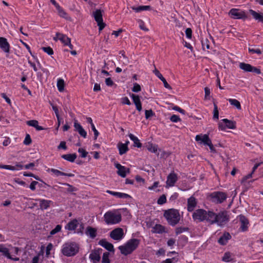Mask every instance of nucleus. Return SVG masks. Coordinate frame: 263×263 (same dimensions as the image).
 Returning <instances> with one entry per match:
<instances>
[{
	"label": "nucleus",
	"mask_w": 263,
	"mask_h": 263,
	"mask_svg": "<svg viewBox=\"0 0 263 263\" xmlns=\"http://www.w3.org/2000/svg\"><path fill=\"white\" fill-rule=\"evenodd\" d=\"M192 218L197 222L205 221L210 224H217L222 226L229 221V216L226 211H222L218 213L213 210H205L198 209L194 211Z\"/></svg>",
	"instance_id": "obj_1"
},
{
	"label": "nucleus",
	"mask_w": 263,
	"mask_h": 263,
	"mask_svg": "<svg viewBox=\"0 0 263 263\" xmlns=\"http://www.w3.org/2000/svg\"><path fill=\"white\" fill-rule=\"evenodd\" d=\"M163 216L166 219L168 224L171 226H175L180 220V215L178 210L170 209L165 210L163 213Z\"/></svg>",
	"instance_id": "obj_2"
},
{
	"label": "nucleus",
	"mask_w": 263,
	"mask_h": 263,
	"mask_svg": "<svg viewBox=\"0 0 263 263\" xmlns=\"http://www.w3.org/2000/svg\"><path fill=\"white\" fill-rule=\"evenodd\" d=\"M140 241L136 238H133L129 240L124 246H120L118 249L121 254L127 255L131 254L135 250L139 245Z\"/></svg>",
	"instance_id": "obj_3"
},
{
	"label": "nucleus",
	"mask_w": 263,
	"mask_h": 263,
	"mask_svg": "<svg viewBox=\"0 0 263 263\" xmlns=\"http://www.w3.org/2000/svg\"><path fill=\"white\" fill-rule=\"evenodd\" d=\"M79 250V246L76 242H68L63 245L61 252L64 255L70 257L77 254Z\"/></svg>",
	"instance_id": "obj_4"
},
{
	"label": "nucleus",
	"mask_w": 263,
	"mask_h": 263,
	"mask_svg": "<svg viewBox=\"0 0 263 263\" xmlns=\"http://www.w3.org/2000/svg\"><path fill=\"white\" fill-rule=\"evenodd\" d=\"M104 221L107 224H115L119 223L122 219L120 214H116L112 211H108L104 215Z\"/></svg>",
	"instance_id": "obj_5"
},
{
	"label": "nucleus",
	"mask_w": 263,
	"mask_h": 263,
	"mask_svg": "<svg viewBox=\"0 0 263 263\" xmlns=\"http://www.w3.org/2000/svg\"><path fill=\"white\" fill-rule=\"evenodd\" d=\"M227 194L222 192H214L210 194L209 196L210 200L215 203H221L223 202L227 198Z\"/></svg>",
	"instance_id": "obj_6"
},
{
	"label": "nucleus",
	"mask_w": 263,
	"mask_h": 263,
	"mask_svg": "<svg viewBox=\"0 0 263 263\" xmlns=\"http://www.w3.org/2000/svg\"><path fill=\"white\" fill-rule=\"evenodd\" d=\"M93 15L95 21L97 22L99 31H101L106 25L103 21L102 11L100 9L96 10L93 12Z\"/></svg>",
	"instance_id": "obj_7"
},
{
	"label": "nucleus",
	"mask_w": 263,
	"mask_h": 263,
	"mask_svg": "<svg viewBox=\"0 0 263 263\" xmlns=\"http://www.w3.org/2000/svg\"><path fill=\"white\" fill-rule=\"evenodd\" d=\"M229 15L234 19H243L247 18L245 12L237 9H232L229 12Z\"/></svg>",
	"instance_id": "obj_8"
},
{
	"label": "nucleus",
	"mask_w": 263,
	"mask_h": 263,
	"mask_svg": "<svg viewBox=\"0 0 263 263\" xmlns=\"http://www.w3.org/2000/svg\"><path fill=\"white\" fill-rule=\"evenodd\" d=\"M109 236L114 240H120L124 236L123 230L120 228H116L110 232Z\"/></svg>",
	"instance_id": "obj_9"
},
{
	"label": "nucleus",
	"mask_w": 263,
	"mask_h": 263,
	"mask_svg": "<svg viewBox=\"0 0 263 263\" xmlns=\"http://www.w3.org/2000/svg\"><path fill=\"white\" fill-rule=\"evenodd\" d=\"M102 249H98L97 250H92L89 255V258L93 263H97L99 262L101 259L100 254L102 253Z\"/></svg>",
	"instance_id": "obj_10"
},
{
	"label": "nucleus",
	"mask_w": 263,
	"mask_h": 263,
	"mask_svg": "<svg viewBox=\"0 0 263 263\" xmlns=\"http://www.w3.org/2000/svg\"><path fill=\"white\" fill-rule=\"evenodd\" d=\"M115 166L118 169L117 173L121 177L125 178L126 176V173L129 174L130 173L129 168H127L118 163H115Z\"/></svg>",
	"instance_id": "obj_11"
},
{
	"label": "nucleus",
	"mask_w": 263,
	"mask_h": 263,
	"mask_svg": "<svg viewBox=\"0 0 263 263\" xmlns=\"http://www.w3.org/2000/svg\"><path fill=\"white\" fill-rule=\"evenodd\" d=\"M197 201L196 198L191 196L187 199V209L189 212H193L194 211L195 208L197 206Z\"/></svg>",
	"instance_id": "obj_12"
},
{
	"label": "nucleus",
	"mask_w": 263,
	"mask_h": 263,
	"mask_svg": "<svg viewBox=\"0 0 263 263\" xmlns=\"http://www.w3.org/2000/svg\"><path fill=\"white\" fill-rule=\"evenodd\" d=\"M0 48L5 52H9L10 45L6 38L3 37H0Z\"/></svg>",
	"instance_id": "obj_13"
},
{
	"label": "nucleus",
	"mask_w": 263,
	"mask_h": 263,
	"mask_svg": "<svg viewBox=\"0 0 263 263\" xmlns=\"http://www.w3.org/2000/svg\"><path fill=\"white\" fill-rule=\"evenodd\" d=\"M239 218L241 223L240 229L242 231H246L248 230V226L249 223L248 219L242 215H239Z\"/></svg>",
	"instance_id": "obj_14"
},
{
	"label": "nucleus",
	"mask_w": 263,
	"mask_h": 263,
	"mask_svg": "<svg viewBox=\"0 0 263 263\" xmlns=\"http://www.w3.org/2000/svg\"><path fill=\"white\" fill-rule=\"evenodd\" d=\"M85 234L91 239H94L97 235V229L90 226H88L85 230Z\"/></svg>",
	"instance_id": "obj_15"
},
{
	"label": "nucleus",
	"mask_w": 263,
	"mask_h": 263,
	"mask_svg": "<svg viewBox=\"0 0 263 263\" xmlns=\"http://www.w3.org/2000/svg\"><path fill=\"white\" fill-rule=\"evenodd\" d=\"M177 180V176L174 173H171L167 177L166 184L169 186H173L174 185L175 182Z\"/></svg>",
	"instance_id": "obj_16"
},
{
	"label": "nucleus",
	"mask_w": 263,
	"mask_h": 263,
	"mask_svg": "<svg viewBox=\"0 0 263 263\" xmlns=\"http://www.w3.org/2000/svg\"><path fill=\"white\" fill-rule=\"evenodd\" d=\"M99 244L110 252H114V246L107 241L105 239H102L99 241Z\"/></svg>",
	"instance_id": "obj_17"
},
{
	"label": "nucleus",
	"mask_w": 263,
	"mask_h": 263,
	"mask_svg": "<svg viewBox=\"0 0 263 263\" xmlns=\"http://www.w3.org/2000/svg\"><path fill=\"white\" fill-rule=\"evenodd\" d=\"M153 72L155 73V74L159 78L163 83L164 86L168 89H171L172 87L171 86L168 84L167 81H166L165 79L163 77V76L161 74V73L159 72L158 70L156 69V68H155V69L153 70Z\"/></svg>",
	"instance_id": "obj_18"
},
{
	"label": "nucleus",
	"mask_w": 263,
	"mask_h": 263,
	"mask_svg": "<svg viewBox=\"0 0 263 263\" xmlns=\"http://www.w3.org/2000/svg\"><path fill=\"white\" fill-rule=\"evenodd\" d=\"M74 127L75 129L79 133V134L83 138H85L87 136L86 132L82 126L78 123L76 120L74 123Z\"/></svg>",
	"instance_id": "obj_19"
},
{
	"label": "nucleus",
	"mask_w": 263,
	"mask_h": 263,
	"mask_svg": "<svg viewBox=\"0 0 263 263\" xmlns=\"http://www.w3.org/2000/svg\"><path fill=\"white\" fill-rule=\"evenodd\" d=\"M36 200L39 202L40 209L42 210L47 209L52 203V201L45 199H38Z\"/></svg>",
	"instance_id": "obj_20"
},
{
	"label": "nucleus",
	"mask_w": 263,
	"mask_h": 263,
	"mask_svg": "<svg viewBox=\"0 0 263 263\" xmlns=\"http://www.w3.org/2000/svg\"><path fill=\"white\" fill-rule=\"evenodd\" d=\"M79 224V222L77 219H73L70 221L66 226L65 229L69 231L75 230Z\"/></svg>",
	"instance_id": "obj_21"
},
{
	"label": "nucleus",
	"mask_w": 263,
	"mask_h": 263,
	"mask_svg": "<svg viewBox=\"0 0 263 263\" xmlns=\"http://www.w3.org/2000/svg\"><path fill=\"white\" fill-rule=\"evenodd\" d=\"M23 168V165L20 163H17L15 166L9 165H3L0 164V168H4L12 171L20 170Z\"/></svg>",
	"instance_id": "obj_22"
},
{
	"label": "nucleus",
	"mask_w": 263,
	"mask_h": 263,
	"mask_svg": "<svg viewBox=\"0 0 263 263\" xmlns=\"http://www.w3.org/2000/svg\"><path fill=\"white\" fill-rule=\"evenodd\" d=\"M57 39L60 40L65 45L67 43H69V41L70 40V39L66 35L60 33H57L56 37H54V40H57Z\"/></svg>",
	"instance_id": "obj_23"
},
{
	"label": "nucleus",
	"mask_w": 263,
	"mask_h": 263,
	"mask_svg": "<svg viewBox=\"0 0 263 263\" xmlns=\"http://www.w3.org/2000/svg\"><path fill=\"white\" fill-rule=\"evenodd\" d=\"M0 253L2 255L7 258H11V255L10 254L9 249L5 247L3 244H0Z\"/></svg>",
	"instance_id": "obj_24"
},
{
	"label": "nucleus",
	"mask_w": 263,
	"mask_h": 263,
	"mask_svg": "<svg viewBox=\"0 0 263 263\" xmlns=\"http://www.w3.org/2000/svg\"><path fill=\"white\" fill-rule=\"evenodd\" d=\"M231 236L229 233H224L218 239V242L221 245H225L230 239Z\"/></svg>",
	"instance_id": "obj_25"
},
{
	"label": "nucleus",
	"mask_w": 263,
	"mask_h": 263,
	"mask_svg": "<svg viewBox=\"0 0 263 263\" xmlns=\"http://www.w3.org/2000/svg\"><path fill=\"white\" fill-rule=\"evenodd\" d=\"M249 12L253 16L255 20L263 23V13H257L252 9H250Z\"/></svg>",
	"instance_id": "obj_26"
},
{
	"label": "nucleus",
	"mask_w": 263,
	"mask_h": 263,
	"mask_svg": "<svg viewBox=\"0 0 263 263\" xmlns=\"http://www.w3.org/2000/svg\"><path fill=\"white\" fill-rule=\"evenodd\" d=\"M165 227L160 224H157L152 228V232L153 233L161 234L165 232Z\"/></svg>",
	"instance_id": "obj_27"
},
{
	"label": "nucleus",
	"mask_w": 263,
	"mask_h": 263,
	"mask_svg": "<svg viewBox=\"0 0 263 263\" xmlns=\"http://www.w3.org/2000/svg\"><path fill=\"white\" fill-rule=\"evenodd\" d=\"M107 193L112 195V196H116L119 198H131L130 196L127 194L120 193V192H116L111 191L109 190H107Z\"/></svg>",
	"instance_id": "obj_28"
},
{
	"label": "nucleus",
	"mask_w": 263,
	"mask_h": 263,
	"mask_svg": "<svg viewBox=\"0 0 263 263\" xmlns=\"http://www.w3.org/2000/svg\"><path fill=\"white\" fill-rule=\"evenodd\" d=\"M27 124L30 126L34 127L37 130H43L44 128L42 126L38 125V121L35 120H32L27 121Z\"/></svg>",
	"instance_id": "obj_29"
},
{
	"label": "nucleus",
	"mask_w": 263,
	"mask_h": 263,
	"mask_svg": "<svg viewBox=\"0 0 263 263\" xmlns=\"http://www.w3.org/2000/svg\"><path fill=\"white\" fill-rule=\"evenodd\" d=\"M131 8L136 12H139L141 11L151 10L152 9L150 6H140L137 7L132 6Z\"/></svg>",
	"instance_id": "obj_30"
},
{
	"label": "nucleus",
	"mask_w": 263,
	"mask_h": 263,
	"mask_svg": "<svg viewBox=\"0 0 263 263\" xmlns=\"http://www.w3.org/2000/svg\"><path fill=\"white\" fill-rule=\"evenodd\" d=\"M118 148L120 155L125 154L129 149L126 144H123V143H120L118 144Z\"/></svg>",
	"instance_id": "obj_31"
},
{
	"label": "nucleus",
	"mask_w": 263,
	"mask_h": 263,
	"mask_svg": "<svg viewBox=\"0 0 263 263\" xmlns=\"http://www.w3.org/2000/svg\"><path fill=\"white\" fill-rule=\"evenodd\" d=\"M129 137L130 139L131 140H132L134 142V146L135 147H137L138 148H140L142 146V144L140 143V140L138 139V138L132 134H129Z\"/></svg>",
	"instance_id": "obj_32"
},
{
	"label": "nucleus",
	"mask_w": 263,
	"mask_h": 263,
	"mask_svg": "<svg viewBox=\"0 0 263 263\" xmlns=\"http://www.w3.org/2000/svg\"><path fill=\"white\" fill-rule=\"evenodd\" d=\"M239 68L245 72H251L252 70V66L245 63H240Z\"/></svg>",
	"instance_id": "obj_33"
},
{
	"label": "nucleus",
	"mask_w": 263,
	"mask_h": 263,
	"mask_svg": "<svg viewBox=\"0 0 263 263\" xmlns=\"http://www.w3.org/2000/svg\"><path fill=\"white\" fill-rule=\"evenodd\" d=\"M77 156L76 154H65L63 155L61 157L67 161H68L71 162H73L76 159Z\"/></svg>",
	"instance_id": "obj_34"
},
{
	"label": "nucleus",
	"mask_w": 263,
	"mask_h": 263,
	"mask_svg": "<svg viewBox=\"0 0 263 263\" xmlns=\"http://www.w3.org/2000/svg\"><path fill=\"white\" fill-rule=\"evenodd\" d=\"M223 122L226 124V127L229 129H235L236 128L235 122L231 120H229L227 119H224L222 120Z\"/></svg>",
	"instance_id": "obj_35"
},
{
	"label": "nucleus",
	"mask_w": 263,
	"mask_h": 263,
	"mask_svg": "<svg viewBox=\"0 0 263 263\" xmlns=\"http://www.w3.org/2000/svg\"><path fill=\"white\" fill-rule=\"evenodd\" d=\"M51 172L54 173L55 175L59 176V175H62V176H65L68 177H73L74 176V174L69 173H65L62 172H61L58 170L54 169V168H51Z\"/></svg>",
	"instance_id": "obj_36"
},
{
	"label": "nucleus",
	"mask_w": 263,
	"mask_h": 263,
	"mask_svg": "<svg viewBox=\"0 0 263 263\" xmlns=\"http://www.w3.org/2000/svg\"><path fill=\"white\" fill-rule=\"evenodd\" d=\"M145 147L149 151L154 153H156L158 149V146L157 145H153L151 143L146 144Z\"/></svg>",
	"instance_id": "obj_37"
},
{
	"label": "nucleus",
	"mask_w": 263,
	"mask_h": 263,
	"mask_svg": "<svg viewBox=\"0 0 263 263\" xmlns=\"http://www.w3.org/2000/svg\"><path fill=\"white\" fill-rule=\"evenodd\" d=\"M55 8H57L59 14L63 17H66L67 13L64 11V10L59 6L58 3H55V5H53Z\"/></svg>",
	"instance_id": "obj_38"
},
{
	"label": "nucleus",
	"mask_w": 263,
	"mask_h": 263,
	"mask_svg": "<svg viewBox=\"0 0 263 263\" xmlns=\"http://www.w3.org/2000/svg\"><path fill=\"white\" fill-rule=\"evenodd\" d=\"M65 83L63 79H59L57 82V87L60 92H62L64 90Z\"/></svg>",
	"instance_id": "obj_39"
},
{
	"label": "nucleus",
	"mask_w": 263,
	"mask_h": 263,
	"mask_svg": "<svg viewBox=\"0 0 263 263\" xmlns=\"http://www.w3.org/2000/svg\"><path fill=\"white\" fill-rule=\"evenodd\" d=\"M228 100L232 105L235 106L238 109H241V105L238 100L233 99H229Z\"/></svg>",
	"instance_id": "obj_40"
},
{
	"label": "nucleus",
	"mask_w": 263,
	"mask_h": 263,
	"mask_svg": "<svg viewBox=\"0 0 263 263\" xmlns=\"http://www.w3.org/2000/svg\"><path fill=\"white\" fill-rule=\"evenodd\" d=\"M214 120H218L219 119V111L217 105L214 103V110H213V117Z\"/></svg>",
	"instance_id": "obj_41"
},
{
	"label": "nucleus",
	"mask_w": 263,
	"mask_h": 263,
	"mask_svg": "<svg viewBox=\"0 0 263 263\" xmlns=\"http://www.w3.org/2000/svg\"><path fill=\"white\" fill-rule=\"evenodd\" d=\"M130 97L133 99V102L135 105H139L141 103L139 96L133 93L130 95Z\"/></svg>",
	"instance_id": "obj_42"
},
{
	"label": "nucleus",
	"mask_w": 263,
	"mask_h": 263,
	"mask_svg": "<svg viewBox=\"0 0 263 263\" xmlns=\"http://www.w3.org/2000/svg\"><path fill=\"white\" fill-rule=\"evenodd\" d=\"M187 231H189V228L187 227H177L175 229V233L176 235H178Z\"/></svg>",
	"instance_id": "obj_43"
},
{
	"label": "nucleus",
	"mask_w": 263,
	"mask_h": 263,
	"mask_svg": "<svg viewBox=\"0 0 263 263\" xmlns=\"http://www.w3.org/2000/svg\"><path fill=\"white\" fill-rule=\"evenodd\" d=\"M109 255V253L107 252L103 253L102 260V263H110Z\"/></svg>",
	"instance_id": "obj_44"
},
{
	"label": "nucleus",
	"mask_w": 263,
	"mask_h": 263,
	"mask_svg": "<svg viewBox=\"0 0 263 263\" xmlns=\"http://www.w3.org/2000/svg\"><path fill=\"white\" fill-rule=\"evenodd\" d=\"M202 46L203 50L209 49L210 48L209 41L207 39L201 41Z\"/></svg>",
	"instance_id": "obj_45"
},
{
	"label": "nucleus",
	"mask_w": 263,
	"mask_h": 263,
	"mask_svg": "<svg viewBox=\"0 0 263 263\" xmlns=\"http://www.w3.org/2000/svg\"><path fill=\"white\" fill-rule=\"evenodd\" d=\"M62 185H66V186H67L68 187L67 190V191L68 192H74V191H77V189L74 186H73L72 185L68 184V183H62Z\"/></svg>",
	"instance_id": "obj_46"
},
{
	"label": "nucleus",
	"mask_w": 263,
	"mask_h": 263,
	"mask_svg": "<svg viewBox=\"0 0 263 263\" xmlns=\"http://www.w3.org/2000/svg\"><path fill=\"white\" fill-rule=\"evenodd\" d=\"M166 202V198L164 194L161 195L157 200V203L162 205Z\"/></svg>",
	"instance_id": "obj_47"
},
{
	"label": "nucleus",
	"mask_w": 263,
	"mask_h": 263,
	"mask_svg": "<svg viewBox=\"0 0 263 263\" xmlns=\"http://www.w3.org/2000/svg\"><path fill=\"white\" fill-rule=\"evenodd\" d=\"M231 253L230 252H226L222 258V260L224 262H229L231 260Z\"/></svg>",
	"instance_id": "obj_48"
},
{
	"label": "nucleus",
	"mask_w": 263,
	"mask_h": 263,
	"mask_svg": "<svg viewBox=\"0 0 263 263\" xmlns=\"http://www.w3.org/2000/svg\"><path fill=\"white\" fill-rule=\"evenodd\" d=\"M202 142L206 145H208L210 142H211V140L209 138L208 135L205 134L202 136Z\"/></svg>",
	"instance_id": "obj_49"
},
{
	"label": "nucleus",
	"mask_w": 263,
	"mask_h": 263,
	"mask_svg": "<svg viewBox=\"0 0 263 263\" xmlns=\"http://www.w3.org/2000/svg\"><path fill=\"white\" fill-rule=\"evenodd\" d=\"M120 54H121L122 57L124 59V61L123 62V64L125 65H127L129 63V60L128 58L125 55V52L124 51H120Z\"/></svg>",
	"instance_id": "obj_50"
},
{
	"label": "nucleus",
	"mask_w": 263,
	"mask_h": 263,
	"mask_svg": "<svg viewBox=\"0 0 263 263\" xmlns=\"http://www.w3.org/2000/svg\"><path fill=\"white\" fill-rule=\"evenodd\" d=\"M62 227L61 225H57L54 229L52 230L50 234L51 235H53L57 233L58 232H60L61 230Z\"/></svg>",
	"instance_id": "obj_51"
},
{
	"label": "nucleus",
	"mask_w": 263,
	"mask_h": 263,
	"mask_svg": "<svg viewBox=\"0 0 263 263\" xmlns=\"http://www.w3.org/2000/svg\"><path fill=\"white\" fill-rule=\"evenodd\" d=\"M42 49L49 55H52L53 54V51L50 47H42Z\"/></svg>",
	"instance_id": "obj_52"
},
{
	"label": "nucleus",
	"mask_w": 263,
	"mask_h": 263,
	"mask_svg": "<svg viewBox=\"0 0 263 263\" xmlns=\"http://www.w3.org/2000/svg\"><path fill=\"white\" fill-rule=\"evenodd\" d=\"M141 90V88L140 85L138 83H134V87L132 88V91L135 92H138L140 91Z\"/></svg>",
	"instance_id": "obj_53"
},
{
	"label": "nucleus",
	"mask_w": 263,
	"mask_h": 263,
	"mask_svg": "<svg viewBox=\"0 0 263 263\" xmlns=\"http://www.w3.org/2000/svg\"><path fill=\"white\" fill-rule=\"evenodd\" d=\"M31 142L32 140L30 135L29 134H27L24 141V144L26 145H29L31 143Z\"/></svg>",
	"instance_id": "obj_54"
},
{
	"label": "nucleus",
	"mask_w": 263,
	"mask_h": 263,
	"mask_svg": "<svg viewBox=\"0 0 263 263\" xmlns=\"http://www.w3.org/2000/svg\"><path fill=\"white\" fill-rule=\"evenodd\" d=\"M145 118L146 119L154 116L155 114L153 112L152 109L146 110L145 111Z\"/></svg>",
	"instance_id": "obj_55"
},
{
	"label": "nucleus",
	"mask_w": 263,
	"mask_h": 263,
	"mask_svg": "<svg viewBox=\"0 0 263 263\" xmlns=\"http://www.w3.org/2000/svg\"><path fill=\"white\" fill-rule=\"evenodd\" d=\"M79 228L77 230V233L80 234L81 235L83 234V231L84 229V224L83 223L81 222L79 223Z\"/></svg>",
	"instance_id": "obj_56"
},
{
	"label": "nucleus",
	"mask_w": 263,
	"mask_h": 263,
	"mask_svg": "<svg viewBox=\"0 0 263 263\" xmlns=\"http://www.w3.org/2000/svg\"><path fill=\"white\" fill-rule=\"evenodd\" d=\"M23 175H24V176L33 177L36 180L41 181V179H40V178L37 176H36V175H34L33 174H32L31 173L24 172Z\"/></svg>",
	"instance_id": "obj_57"
},
{
	"label": "nucleus",
	"mask_w": 263,
	"mask_h": 263,
	"mask_svg": "<svg viewBox=\"0 0 263 263\" xmlns=\"http://www.w3.org/2000/svg\"><path fill=\"white\" fill-rule=\"evenodd\" d=\"M78 152L81 154V156L82 158H85L88 154V153L82 148H80L78 149Z\"/></svg>",
	"instance_id": "obj_58"
},
{
	"label": "nucleus",
	"mask_w": 263,
	"mask_h": 263,
	"mask_svg": "<svg viewBox=\"0 0 263 263\" xmlns=\"http://www.w3.org/2000/svg\"><path fill=\"white\" fill-rule=\"evenodd\" d=\"M91 129L93 130V132L94 133V139L96 140L99 135V133L96 129L94 124H92V126H91Z\"/></svg>",
	"instance_id": "obj_59"
},
{
	"label": "nucleus",
	"mask_w": 263,
	"mask_h": 263,
	"mask_svg": "<svg viewBox=\"0 0 263 263\" xmlns=\"http://www.w3.org/2000/svg\"><path fill=\"white\" fill-rule=\"evenodd\" d=\"M170 120L173 122H177L178 121H179L181 120L179 117L176 115H172L170 118Z\"/></svg>",
	"instance_id": "obj_60"
},
{
	"label": "nucleus",
	"mask_w": 263,
	"mask_h": 263,
	"mask_svg": "<svg viewBox=\"0 0 263 263\" xmlns=\"http://www.w3.org/2000/svg\"><path fill=\"white\" fill-rule=\"evenodd\" d=\"M249 51L250 52L253 53H257L258 54H261L262 52L259 49H254V48H249Z\"/></svg>",
	"instance_id": "obj_61"
},
{
	"label": "nucleus",
	"mask_w": 263,
	"mask_h": 263,
	"mask_svg": "<svg viewBox=\"0 0 263 263\" xmlns=\"http://www.w3.org/2000/svg\"><path fill=\"white\" fill-rule=\"evenodd\" d=\"M204 92H205V99H209L210 95V89L209 88L206 87L204 88Z\"/></svg>",
	"instance_id": "obj_62"
},
{
	"label": "nucleus",
	"mask_w": 263,
	"mask_h": 263,
	"mask_svg": "<svg viewBox=\"0 0 263 263\" xmlns=\"http://www.w3.org/2000/svg\"><path fill=\"white\" fill-rule=\"evenodd\" d=\"M105 84L108 86H112L114 83L110 78H108L105 79Z\"/></svg>",
	"instance_id": "obj_63"
},
{
	"label": "nucleus",
	"mask_w": 263,
	"mask_h": 263,
	"mask_svg": "<svg viewBox=\"0 0 263 263\" xmlns=\"http://www.w3.org/2000/svg\"><path fill=\"white\" fill-rule=\"evenodd\" d=\"M192 31L190 28H188L185 30V34L187 38L191 39L192 37Z\"/></svg>",
	"instance_id": "obj_64"
}]
</instances>
